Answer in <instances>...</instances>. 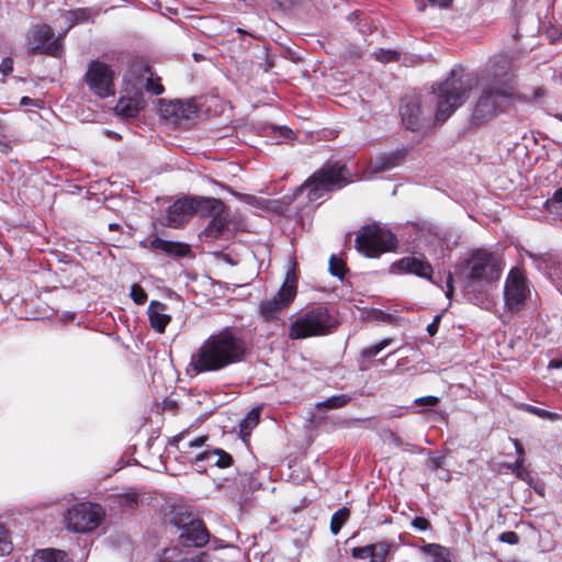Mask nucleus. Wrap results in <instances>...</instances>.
Returning a JSON list of instances; mask_svg holds the SVG:
<instances>
[{"label":"nucleus","mask_w":562,"mask_h":562,"mask_svg":"<svg viewBox=\"0 0 562 562\" xmlns=\"http://www.w3.org/2000/svg\"><path fill=\"white\" fill-rule=\"evenodd\" d=\"M115 71L108 64L92 60L85 75L89 89L99 98H108L115 93Z\"/></svg>","instance_id":"12"},{"label":"nucleus","mask_w":562,"mask_h":562,"mask_svg":"<svg viewBox=\"0 0 562 562\" xmlns=\"http://www.w3.org/2000/svg\"><path fill=\"white\" fill-rule=\"evenodd\" d=\"M170 524L179 532V543L183 547L201 548L210 540V533L203 521L183 507L173 508Z\"/></svg>","instance_id":"7"},{"label":"nucleus","mask_w":562,"mask_h":562,"mask_svg":"<svg viewBox=\"0 0 562 562\" xmlns=\"http://www.w3.org/2000/svg\"><path fill=\"white\" fill-rule=\"evenodd\" d=\"M416 405L436 406L439 403V397L434 395L422 396L415 400Z\"/></svg>","instance_id":"48"},{"label":"nucleus","mask_w":562,"mask_h":562,"mask_svg":"<svg viewBox=\"0 0 562 562\" xmlns=\"http://www.w3.org/2000/svg\"><path fill=\"white\" fill-rule=\"evenodd\" d=\"M356 249L368 258H378L380 255L397 248V238L389 228L380 224L363 226L355 239Z\"/></svg>","instance_id":"6"},{"label":"nucleus","mask_w":562,"mask_h":562,"mask_svg":"<svg viewBox=\"0 0 562 562\" xmlns=\"http://www.w3.org/2000/svg\"><path fill=\"white\" fill-rule=\"evenodd\" d=\"M349 517V509L346 507H342L338 509L334 515L331 516L330 520V531L333 535H337L341 527L345 525Z\"/></svg>","instance_id":"33"},{"label":"nucleus","mask_w":562,"mask_h":562,"mask_svg":"<svg viewBox=\"0 0 562 562\" xmlns=\"http://www.w3.org/2000/svg\"><path fill=\"white\" fill-rule=\"evenodd\" d=\"M149 247L151 250L161 251L167 257L178 260L189 257L191 255V247L187 243L167 240L160 237H155L150 240Z\"/></svg>","instance_id":"20"},{"label":"nucleus","mask_w":562,"mask_h":562,"mask_svg":"<svg viewBox=\"0 0 562 562\" xmlns=\"http://www.w3.org/2000/svg\"><path fill=\"white\" fill-rule=\"evenodd\" d=\"M75 317H76V314L74 312L67 311V312L63 313L61 321L71 322L75 319Z\"/></svg>","instance_id":"60"},{"label":"nucleus","mask_w":562,"mask_h":562,"mask_svg":"<svg viewBox=\"0 0 562 562\" xmlns=\"http://www.w3.org/2000/svg\"><path fill=\"white\" fill-rule=\"evenodd\" d=\"M160 113L164 119L177 124L193 117L196 114V105L193 100L161 101Z\"/></svg>","instance_id":"17"},{"label":"nucleus","mask_w":562,"mask_h":562,"mask_svg":"<svg viewBox=\"0 0 562 562\" xmlns=\"http://www.w3.org/2000/svg\"><path fill=\"white\" fill-rule=\"evenodd\" d=\"M12 70H13V59L11 57H5L0 64V71L4 76H8L12 72Z\"/></svg>","instance_id":"51"},{"label":"nucleus","mask_w":562,"mask_h":562,"mask_svg":"<svg viewBox=\"0 0 562 562\" xmlns=\"http://www.w3.org/2000/svg\"><path fill=\"white\" fill-rule=\"evenodd\" d=\"M391 344L390 338H384L380 340L378 344L372 345L370 347H366L361 350L360 356L362 358H373L378 356L384 348H386Z\"/></svg>","instance_id":"37"},{"label":"nucleus","mask_w":562,"mask_h":562,"mask_svg":"<svg viewBox=\"0 0 562 562\" xmlns=\"http://www.w3.org/2000/svg\"><path fill=\"white\" fill-rule=\"evenodd\" d=\"M130 296L137 305H143L147 301L146 291L137 283L132 284Z\"/></svg>","instance_id":"42"},{"label":"nucleus","mask_w":562,"mask_h":562,"mask_svg":"<svg viewBox=\"0 0 562 562\" xmlns=\"http://www.w3.org/2000/svg\"><path fill=\"white\" fill-rule=\"evenodd\" d=\"M31 562H68V555L63 550L45 548L36 550Z\"/></svg>","instance_id":"24"},{"label":"nucleus","mask_w":562,"mask_h":562,"mask_svg":"<svg viewBox=\"0 0 562 562\" xmlns=\"http://www.w3.org/2000/svg\"><path fill=\"white\" fill-rule=\"evenodd\" d=\"M524 458H517L514 463L506 464V468L518 479L525 482H531L529 471L524 465Z\"/></svg>","instance_id":"31"},{"label":"nucleus","mask_w":562,"mask_h":562,"mask_svg":"<svg viewBox=\"0 0 562 562\" xmlns=\"http://www.w3.org/2000/svg\"><path fill=\"white\" fill-rule=\"evenodd\" d=\"M406 153V149L402 148L379 154L375 158L369 161V165L366 169V175L372 176L375 173L385 172L400 166L404 161Z\"/></svg>","instance_id":"19"},{"label":"nucleus","mask_w":562,"mask_h":562,"mask_svg":"<svg viewBox=\"0 0 562 562\" xmlns=\"http://www.w3.org/2000/svg\"><path fill=\"white\" fill-rule=\"evenodd\" d=\"M373 56L378 61L382 64H387L398 61L401 54L398 50L395 49L379 48L374 50Z\"/></svg>","instance_id":"35"},{"label":"nucleus","mask_w":562,"mask_h":562,"mask_svg":"<svg viewBox=\"0 0 562 562\" xmlns=\"http://www.w3.org/2000/svg\"><path fill=\"white\" fill-rule=\"evenodd\" d=\"M423 552L430 558V562H452L450 550L440 544L428 543L423 547Z\"/></svg>","instance_id":"25"},{"label":"nucleus","mask_w":562,"mask_h":562,"mask_svg":"<svg viewBox=\"0 0 562 562\" xmlns=\"http://www.w3.org/2000/svg\"><path fill=\"white\" fill-rule=\"evenodd\" d=\"M464 269V296L470 303L481 305L486 300L487 288L501 277V258L485 249H474L467 259Z\"/></svg>","instance_id":"4"},{"label":"nucleus","mask_w":562,"mask_h":562,"mask_svg":"<svg viewBox=\"0 0 562 562\" xmlns=\"http://www.w3.org/2000/svg\"><path fill=\"white\" fill-rule=\"evenodd\" d=\"M474 86L475 80L471 76L464 75L461 69H452L445 81L432 86V93L437 99L434 120L422 98L409 94L402 99L400 106L403 125L417 132L430 127L432 123H445L468 100Z\"/></svg>","instance_id":"1"},{"label":"nucleus","mask_w":562,"mask_h":562,"mask_svg":"<svg viewBox=\"0 0 562 562\" xmlns=\"http://www.w3.org/2000/svg\"><path fill=\"white\" fill-rule=\"evenodd\" d=\"M179 562H212L211 558L205 552H200L196 554H193L191 557H186L181 559Z\"/></svg>","instance_id":"49"},{"label":"nucleus","mask_w":562,"mask_h":562,"mask_svg":"<svg viewBox=\"0 0 562 562\" xmlns=\"http://www.w3.org/2000/svg\"><path fill=\"white\" fill-rule=\"evenodd\" d=\"M25 43L30 52L43 53L59 57L63 52V38L55 37L53 29L47 24H36L30 27L25 35Z\"/></svg>","instance_id":"11"},{"label":"nucleus","mask_w":562,"mask_h":562,"mask_svg":"<svg viewBox=\"0 0 562 562\" xmlns=\"http://www.w3.org/2000/svg\"><path fill=\"white\" fill-rule=\"evenodd\" d=\"M102 507L93 503H81L64 514L66 528L72 532L87 533L97 529L103 519Z\"/></svg>","instance_id":"9"},{"label":"nucleus","mask_w":562,"mask_h":562,"mask_svg":"<svg viewBox=\"0 0 562 562\" xmlns=\"http://www.w3.org/2000/svg\"><path fill=\"white\" fill-rule=\"evenodd\" d=\"M441 315H436L432 322L427 326V333L429 336H435L438 331Z\"/></svg>","instance_id":"53"},{"label":"nucleus","mask_w":562,"mask_h":562,"mask_svg":"<svg viewBox=\"0 0 562 562\" xmlns=\"http://www.w3.org/2000/svg\"><path fill=\"white\" fill-rule=\"evenodd\" d=\"M296 296V274H295V262H292V267L286 271L284 281L277 292V294L270 299L262 301L259 306L260 315L265 321L270 322L278 317L279 313L286 308Z\"/></svg>","instance_id":"10"},{"label":"nucleus","mask_w":562,"mask_h":562,"mask_svg":"<svg viewBox=\"0 0 562 562\" xmlns=\"http://www.w3.org/2000/svg\"><path fill=\"white\" fill-rule=\"evenodd\" d=\"M260 418V411L258 408L251 409L240 423V430L251 429L258 425Z\"/></svg>","instance_id":"40"},{"label":"nucleus","mask_w":562,"mask_h":562,"mask_svg":"<svg viewBox=\"0 0 562 562\" xmlns=\"http://www.w3.org/2000/svg\"><path fill=\"white\" fill-rule=\"evenodd\" d=\"M207 215L214 214L209 225L204 228L202 234L206 239H216L228 226V213H206Z\"/></svg>","instance_id":"23"},{"label":"nucleus","mask_w":562,"mask_h":562,"mask_svg":"<svg viewBox=\"0 0 562 562\" xmlns=\"http://www.w3.org/2000/svg\"><path fill=\"white\" fill-rule=\"evenodd\" d=\"M445 463V456H431L427 461V468L437 472L441 470Z\"/></svg>","instance_id":"45"},{"label":"nucleus","mask_w":562,"mask_h":562,"mask_svg":"<svg viewBox=\"0 0 562 562\" xmlns=\"http://www.w3.org/2000/svg\"><path fill=\"white\" fill-rule=\"evenodd\" d=\"M446 286H447V290H446V296L447 299L451 300L452 296H453V292H454V288H453V276L451 273H449L447 276V280H446Z\"/></svg>","instance_id":"54"},{"label":"nucleus","mask_w":562,"mask_h":562,"mask_svg":"<svg viewBox=\"0 0 562 562\" xmlns=\"http://www.w3.org/2000/svg\"><path fill=\"white\" fill-rule=\"evenodd\" d=\"M207 440V437L205 436H200L193 440H190L188 441V443L186 445V447L188 448H199V447H202L205 441Z\"/></svg>","instance_id":"55"},{"label":"nucleus","mask_w":562,"mask_h":562,"mask_svg":"<svg viewBox=\"0 0 562 562\" xmlns=\"http://www.w3.org/2000/svg\"><path fill=\"white\" fill-rule=\"evenodd\" d=\"M119 226H120V225H119V224H116V223H111V224H109V229H110V231H114V229H117V228H119Z\"/></svg>","instance_id":"62"},{"label":"nucleus","mask_w":562,"mask_h":562,"mask_svg":"<svg viewBox=\"0 0 562 562\" xmlns=\"http://www.w3.org/2000/svg\"><path fill=\"white\" fill-rule=\"evenodd\" d=\"M218 456L217 448L213 450H206L203 452H200L194 460L192 461L193 464L196 467L198 471H204V467L202 464H206L209 467H216V458Z\"/></svg>","instance_id":"29"},{"label":"nucleus","mask_w":562,"mask_h":562,"mask_svg":"<svg viewBox=\"0 0 562 562\" xmlns=\"http://www.w3.org/2000/svg\"><path fill=\"white\" fill-rule=\"evenodd\" d=\"M238 199L245 202L246 205L255 207V209H262L266 211H277V206L274 205L277 201L267 200L263 198H258L250 194H236Z\"/></svg>","instance_id":"28"},{"label":"nucleus","mask_w":562,"mask_h":562,"mask_svg":"<svg viewBox=\"0 0 562 562\" xmlns=\"http://www.w3.org/2000/svg\"><path fill=\"white\" fill-rule=\"evenodd\" d=\"M544 206L548 211L562 210V187L555 190L551 198L546 200Z\"/></svg>","instance_id":"41"},{"label":"nucleus","mask_w":562,"mask_h":562,"mask_svg":"<svg viewBox=\"0 0 562 562\" xmlns=\"http://www.w3.org/2000/svg\"><path fill=\"white\" fill-rule=\"evenodd\" d=\"M166 311L167 305L159 301H151L147 308L150 326L159 334L166 330V327L171 321L170 315H168Z\"/></svg>","instance_id":"21"},{"label":"nucleus","mask_w":562,"mask_h":562,"mask_svg":"<svg viewBox=\"0 0 562 562\" xmlns=\"http://www.w3.org/2000/svg\"><path fill=\"white\" fill-rule=\"evenodd\" d=\"M43 101L38 99H32L30 97H22L20 100L21 106H34L42 108Z\"/></svg>","instance_id":"52"},{"label":"nucleus","mask_w":562,"mask_h":562,"mask_svg":"<svg viewBox=\"0 0 562 562\" xmlns=\"http://www.w3.org/2000/svg\"><path fill=\"white\" fill-rule=\"evenodd\" d=\"M481 80L494 87L506 86L514 90L512 59L506 55L496 56L491 59L486 69L482 72Z\"/></svg>","instance_id":"14"},{"label":"nucleus","mask_w":562,"mask_h":562,"mask_svg":"<svg viewBox=\"0 0 562 562\" xmlns=\"http://www.w3.org/2000/svg\"><path fill=\"white\" fill-rule=\"evenodd\" d=\"M351 401V396L348 394H337L328 397L327 400L319 402L316 404V407H326V408H341L346 406Z\"/></svg>","instance_id":"30"},{"label":"nucleus","mask_w":562,"mask_h":562,"mask_svg":"<svg viewBox=\"0 0 562 562\" xmlns=\"http://www.w3.org/2000/svg\"><path fill=\"white\" fill-rule=\"evenodd\" d=\"M498 539L508 544H517L519 542V537L515 531H505L499 535Z\"/></svg>","instance_id":"47"},{"label":"nucleus","mask_w":562,"mask_h":562,"mask_svg":"<svg viewBox=\"0 0 562 562\" xmlns=\"http://www.w3.org/2000/svg\"><path fill=\"white\" fill-rule=\"evenodd\" d=\"M222 200L215 198L183 196L173 202L168 211H224Z\"/></svg>","instance_id":"18"},{"label":"nucleus","mask_w":562,"mask_h":562,"mask_svg":"<svg viewBox=\"0 0 562 562\" xmlns=\"http://www.w3.org/2000/svg\"><path fill=\"white\" fill-rule=\"evenodd\" d=\"M115 112L124 117H134L138 114L140 106L136 99L121 98L114 108Z\"/></svg>","instance_id":"26"},{"label":"nucleus","mask_w":562,"mask_h":562,"mask_svg":"<svg viewBox=\"0 0 562 562\" xmlns=\"http://www.w3.org/2000/svg\"><path fill=\"white\" fill-rule=\"evenodd\" d=\"M391 272L396 274H414L418 278L431 280L434 269L425 256L403 257L391 266Z\"/></svg>","instance_id":"15"},{"label":"nucleus","mask_w":562,"mask_h":562,"mask_svg":"<svg viewBox=\"0 0 562 562\" xmlns=\"http://www.w3.org/2000/svg\"><path fill=\"white\" fill-rule=\"evenodd\" d=\"M543 95V92L541 89H537L536 90V97L539 98V97H542Z\"/></svg>","instance_id":"63"},{"label":"nucleus","mask_w":562,"mask_h":562,"mask_svg":"<svg viewBox=\"0 0 562 562\" xmlns=\"http://www.w3.org/2000/svg\"><path fill=\"white\" fill-rule=\"evenodd\" d=\"M217 450L216 467L221 469L231 467L233 464V457L223 449L217 448Z\"/></svg>","instance_id":"44"},{"label":"nucleus","mask_w":562,"mask_h":562,"mask_svg":"<svg viewBox=\"0 0 562 562\" xmlns=\"http://www.w3.org/2000/svg\"><path fill=\"white\" fill-rule=\"evenodd\" d=\"M245 340L231 327L210 335L191 357L196 373L215 372L244 360Z\"/></svg>","instance_id":"2"},{"label":"nucleus","mask_w":562,"mask_h":562,"mask_svg":"<svg viewBox=\"0 0 562 562\" xmlns=\"http://www.w3.org/2000/svg\"><path fill=\"white\" fill-rule=\"evenodd\" d=\"M160 216L156 220L161 223L164 226H168L171 228H181L183 227L190 218L191 213H159Z\"/></svg>","instance_id":"27"},{"label":"nucleus","mask_w":562,"mask_h":562,"mask_svg":"<svg viewBox=\"0 0 562 562\" xmlns=\"http://www.w3.org/2000/svg\"><path fill=\"white\" fill-rule=\"evenodd\" d=\"M395 548L394 541L381 540L351 549V557L363 562H385L390 551Z\"/></svg>","instance_id":"16"},{"label":"nucleus","mask_w":562,"mask_h":562,"mask_svg":"<svg viewBox=\"0 0 562 562\" xmlns=\"http://www.w3.org/2000/svg\"><path fill=\"white\" fill-rule=\"evenodd\" d=\"M12 550V543L8 530L3 525H0V555L10 553Z\"/></svg>","instance_id":"43"},{"label":"nucleus","mask_w":562,"mask_h":562,"mask_svg":"<svg viewBox=\"0 0 562 562\" xmlns=\"http://www.w3.org/2000/svg\"><path fill=\"white\" fill-rule=\"evenodd\" d=\"M513 95V89L506 86L494 87L483 82L481 94L472 112V123L479 125L495 117L496 114L502 111L504 103Z\"/></svg>","instance_id":"8"},{"label":"nucleus","mask_w":562,"mask_h":562,"mask_svg":"<svg viewBox=\"0 0 562 562\" xmlns=\"http://www.w3.org/2000/svg\"><path fill=\"white\" fill-rule=\"evenodd\" d=\"M353 182V175L339 161L326 162L313 172L290 196L283 200L289 204L297 201L303 207H317L333 191Z\"/></svg>","instance_id":"3"},{"label":"nucleus","mask_w":562,"mask_h":562,"mask_svg":"<svg viewBox=\"0 0 562 562\" xmlns=\"http://www.w3.org/2000/svg\"><path fill=\"white\" fill-rule=\"evenodd\" d=\"M525 409L530 414H533L542 419H548L551 422H555L561 418V416L558 413L549 412L533 405H525Z\"/></svg>","instance_id":"39"},{"label":"nucleus","mask_w":562,"mask_h":562,"mask_svg":"<svg viewBox=\"0 0 562 562\" xmlns=\"http://www.w3.org/2000/svg\"><path fill=\"white\" fill-rule=\"evenodd\" d=\"M417 229L420 233V237H426L427 234L435 236L437 238H441L443 236L441 228L432 223H428V222L418 223Z\"/></svg>","instance_id":"38"},{"label":"nucleus","mask_w":562,"mask_h":562,"mask_svg":"<svg viewBox=\"0 0 562 562\" xmlns=\"http://www.w3.org/2000/svg\"><path fill=\"white\" fill-rule=\"evenodd\" d=\"M335 327V321L329 311L322 305L300 315L289 328V337L293 340L305 339L312 336L329 334Z\"/></svg>","instance_id":"5"},{"label":"nucleus","mask_w":562,"mask_h":562,"mask_svg":"<svg viewBox=\"0 0 562 562\" xmlns=\"http://www.w3.org/2000/svg\"><path fill=\"white\" fill-rule=\"evenodd\" d=\"M412 526L419 531H426L430 528V522L424 517H415Z\"/></svg>","instance_id":"50"},{"label":"nucleus","mask_w":562,"mask_h":562,"mask_svg":"<svg viewBox=\"0 0 562 562\" xmlns=\"http://www.w3.org/2000/svg\"><path fill=\"white\" fill-rule=\"evenodd\" d=\"M437 476L440 481L449 482L451 480V472L442 467L441 470L437 471Z\"/></svg>","instance_id":"56"},{"label":"nucleus","mask_w":562,"mask_h":562,"mask_svg":"<svg viewBox=\"0 0 562 562\" xmlns=\"http://www.w3.org/2000/svg\"><path fill=\"white\" fill-rule=\"evenodd\" d=\"M385 439L391 442L394 447L401 449L402 451H408L412 453L417 452V447L415 445L405 442L402 438H400L392 430L385 431Z\"/></svg>","instance_id":"34"},{"label":"nucleus","mask_w":562,"mask_h":562,"mask_svg":"<svg viewBox=\"0 0 562 562\" xmlns=\"http://www.w3.org/2000/svg\"><path fill=\"white\" fill-rule=\"evenodd\" d=\"M63 16L67 23V26L61 33H59V35H61V38L64 40V36L71 27L91 19L92 10L88 8H78L75 10L63 11Z\"/></svg>","instance_id":"22"},{"label":"nucleus","mask_w":562,"mask_h":562,"mask_svg":"<svg viewBox=\"0 0 562 562\" xmlns=\"http://www.w3.org/2000/svg\"><path fill=\"white\" fill-rule=\"evenodd\" d=\"M549 368H562V361L560 360H551L549 363Z\"/></svg>","instance_id":"61"},{"label":"nucleus","mask_w":562,"mask_h":562,"mask_svg":"<svg viewBox=\"0 0 562 562\" xmlns=\"http://www.w3.org/2000/svg\"><path fill=\"white\" fill-rule=\"evenodd\" d=\"M328 270L333 277L342 280L347 269L345 262L341 259L337 258L336 255H331L329 258Z\"/></svg>","instance_id":"36"},{"label":"nucleus","mask_w":562,"mask_h":562,"mask_svg":"<svg viewBox=\"0 0 562 562\" xmlns=\"http://www.w3.org/2000/svg\"><path fill=\"white\" fill-rule=\"evenodd\" d=\"M145 88L147 91L156 95L161 94L164 92V87L161 83L158 82V79L155 80L153 78H148Z\"/></svg>","instance_id":"46"},{"label":"nucleus","mask_w":562,"mask_h":562,"mask_svg":"<svg viewBox=\"0 0 562 562\" xmlns=\"http://www.w3.org/2000/svg\"><path fill=\"white\" fill-rule=\"evenodd\" d=\"M432 5H438L440 8H448L452 0H427Z\"/></svg>","instance_id":"58"},{"label":"nucleus","mask_w":562,"mask_h":562,"mask_svg":"<svg viewBox=\"0 0 562 562\" xmlns=\"http://www.w3.org/2000/svg\"><path fill=\"white\" fill-rule=\"evenodd\" d=\"M557 117L562 121V114H557Z\"/></svg>","instance_id":"64"},{"label":"nucleus","mask_w":562,"mask_h":562,"mask_svg":"<svg viewBox=\"0 0 562 562\" xmlns=\"http://www.w3.org/2000/svg\"><path fill=\"white\" fill-rule=\"evenodd\" d=\"M514 445H515V450H516L518 458H524V456H525L524 447L518 442V440H515Z\"/></svg>","instance_id":"59"},{"label":"nucleus","mask_w":562,"mask_h":562,"mask_svg":"<svg viewBox=\"0 0 562 562\" xmlns=\"http://www.w3.org/2000/svg\"><path fill=\"white\" fill-rule=\"evenodd\" d=\"M521 256H527L532 260L533 266L539 270L543 271L548 268L549 261L551 260V256L549 254H535L527 249H522Z\"/></svg>","instance_id":"32"},{"label":"nucleus","mask_w":562,"mask_h":562,"mask_svg":"<svg viewBox=\"0 0 562 562\" xmlns=\"http://www.w3.org/2000/svg\"><path fill=\"white\" fill-rule=\"evenodd\" d=\"M551 217H547L546 221L558 226V225H562V213H550Z\"/></svg>","instance_id":"57"},{"label":"nucleus","mask_w":562,"mask_h":562,"mask_svg":"<svg viewBox=\"0 0 562 562\" xmlns=\"http://www.w3.org/2000/svg\"><path fill=\"white\" fill-rule=\"evenodd\" d=\"M530 296V283L522 271L513 268L504 284V301L508 311L521 310Z\"/></svg>","instance_id":"13"}]
</instances>
